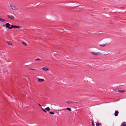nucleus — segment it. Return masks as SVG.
Wrapping results in <instances>:
<instances>
[{"mask_svg":"<svg viewBox=\"0 0 126 126\" xmlns=\"http://www.w3.org/2000/svg\"><path fill=\"white\" fill-rule=\"evenodd\" d=\"M119 112L118 111H115L114 114V115L115 116H118V114Z\"/></svg>","mask_w":126,"mask_h":126,"instance_id":"9","label":"nucleus"},{"mask_svg":"<svg viewBox=\"0 0 126 126\" xmlns=\"http://www.w3.org/2000/svg\"><path fill=\"white\" fill-rule=\"evenodd\" d=\"M121 126H126V122H123L121 125Z\"/></svg>","mask_w":126,"mask_h":126,"instance_id":"10","label":"nucleus"},{"mask_svg":"<svg viewBox=\"0 0 126 126\" xmlns=\"http://www.w3.org/2000/svg\"><path fill=\"white\" fill-rule=\"evenodd\" d=\"M35 61H41V59L39 58H37L35 60Z\"/></svg>","mask_w":126,"mask_h":126,"instance_id":"21","label":"nucleus"},{"mask_svg":"<svg viewBox=\"0 0 126 126\" xmlns=\"http://www.w3.org/2000/svg\"><path fill=\"white\" fill-rule=\"evenodd\" d=\"M81 6V5H80V6H77V7H79V6Z\"/></svg>","mask_w":126,"mask_h":126,"instance_id":"29","label":"nucleus"},{"mask_svg":"<svg viewBox=\"0 0 126 126\" xmlns=\"http://www.w3.org/2000/svg\"><path fill=\"white\" fill-rule=\"evenodd\" d=\"M7 16L8 18L11 19H13L14 18V16L12 15H7Z\"/></svg>","mask_w":126,"mask_h":126,"instance_id":"3","label":"nucleus"},{"mask_svg":"<svg viewBox=\"0 0 126 126\" xmlns=\"http://www.w3.org/2000/svg\"><path fill=\"white\" fill-rule=\"evenodd\" d=\"M107 43H101L99 45L100 46L104 47L106 46L107 45Z\"/></svg>","mask_w":126,"mask_h":126,"instance_id":"4","label":"nucleus"},{"mask_svg":"<svg viewBox=\"0 0 126 126\" xmlns=\"http://www.w3.org/2000/svg\"><path fill=\"white\" fill-rule=\"evenodd\" d=\"M79 8H80V7H79Z\"/></svg>","mask_w":126,"mask_h":126,"instance_id":"32","label":"nucleus"},{"mask_svg":"<svg viewBox=\"0 0 126 126\" xmlns=\"http://www.w3.org/2000/svg\"><path fill=\"white\" fill-rule=\"evenodd\" d=\"M91 53L93 55H99L101 54V53L99 52H91Z\"/></svg>","mask_w":126,"mask_h":126,"instance_id":"1","label":"nucleus"},{"mask_svg":"<svg viewBox=\"0 0 126 126\" xmlns=\"http://www.w3.org/2000/svg\"><path fill=\"white\" fill-rule=\"evenodd\" d=\"M41 108V109H42V110H44V109H43L42 107Z\"/></svg>","mask_w":126,"mask_h":126,"instance_id":"28","label":"nucleus"},{"mask_svg":"<svg viewBox=\"0 0 126 126\" xmlns=\"http://www.w3.org/2000/svg\"><path fill=\"white\" fill-rule=\"evenodd\" d=\"M66 109V110H69V111L71 110V109L69 108H67Z\"/></svg>","mask_w":126,"mask_h":126,"instance_id":"17","label":"nucleus"},{"mask_svg":"<svg viewBox=\"0 0 126 126\" xmlns=\"http://www.w3.org/2000/svg\"><path fill=\"white\" fill-rule=\"evenodd\" d=\"M45 109L48 111H49L50 110V108L49 107H47L46 108H45Z\"/></svg>","mask_w":126,"mask_h":126,"instance_id":"13","label":"nucleus"},{"mask_svg":"<svg viewBox=\"0 0 126 126\" xmlns=\"http://www.w3.org/2000/svg\"><path fill=\"white\" fill-rule=\"evenodd\" d=\"M101 125V124H99L98 123H97L96 124V126H99L100 125Z\"/></svg>","mask_w":126,"mask_h":126,"instance_id":"19","label":"nucleus"},{"mask_svg":"<svg viewBox=\"0 0 126 126\" xmlns=\"http://www.w3.org/2000/svg\"><path fill=\"white\" fill-rule=\"evenodd\" d=\"M44 80V79H40L39 78H38V81L39 82H41Z\"/></svg>","mask_w":126,"mask_h":126,"instance_id":"7","label":"nucleus"},{"mask_svg":"<svg viewBox=\"0 0 126 126\" xmlns=\"http://www.w3.org/2000/svg\"><path fill=\"white\" fill-rule=\"evenodd\" d=\"M2 26H4V27L5 26V25H2Z\"/></svg>","mask_w":126,"mask_h":126,"instance_id":"30","label":"nucleus"},{"mask_svg":"<svg viewBox=\"0 0 126 126\" xmlns=\"http://www.w3.org/2000/svg\"><path fill=\"white\" fill-rule=\"evenodd\" d=\"M66 102L69 104H71L72 103H73V102L72 101H67Z\"/></svg>","mask_w":126,"mask_h":126,"instance_id":"20","label":"nucleus"},{"mask_svg":"<svg viewBox=\"0 0 126 126\" xmlns=\"http://www.w3.org/2000/svg\"><path fill=\"white\" fill-rule=\"evenodd\" d=\"M75 103H77V102H75Z\"/></svg>","mask_w":126,"mask_h":126,"instance_id":"31","label":"nucleus"},{"mask_svg":"<svg viewBox=\"0 0 126 126\" xmlns=\"http://www.w3.org/2000/svg\"><path fill=\"white\" fill-rule=\"evenodd\" d=\"M43 111L44 112H47V111H46L45 110V109H44V110H43Z\"/></svg>","mask_w":126,"mask_h":126,"instance_id":"24","label":"nucleus"},{"mask_svg":"<svg viewBox=\"0 0 126 126\" xmlns=\"http://www.w3.org/2000/svg\"><path fill=\"white\" fill-rule=\"evenodd\" d=\"M42 69L45 71H48L49 70V69L47 67H43Z\"/></svg>","mask_w":126,"mask_h":126,"instance_id":"8","label":"nucleus"},{"mask_svg":"<svg viewBox=\"0 0 126 126\" xmlns=\"http://www.w3.org/2000/svg\"><path fill=\"white\" fill-rule=\"evenodd\" d=\"M118 92H121V93H124L125 92V91L124 90L121 91V90H119L118 91Z\"/></svg>","mask_w":126,"mask_h":126,"instance_id":"15","label":"nucleus"},{"mask_svg":"<svg viewBox=\"0 0 126 126\" xmlns=\"http://www.w3.org/2000/svg\"><path fill=\"white\" fill-rule=\"evenodd\" d=\"M11 27H10V28H11V29L13 28H20L19 26L16 25H11Z\"/></svg>","mask_w":126,"mask_h":126,"instance_id":"2","label":"nucleus"},{"mask_svg":"<svg viewBox=\"0 0 126 126\" xmlns=\"http://www.w3.org/2000/svg\"><path fill=\"white\" fill-rule=\"evenodd\" d=\"M0 21L1 22H5V20L2 18H0Z\"/></svg>","mask_w":126,"mask_h":126,"instance_id":"12","label":"nucleus"},{"mask_svg":"<svg viewBox=\"0 0 126 126\" xmlns=\"http://www.w3.org/2000/svg\"><path fill=\"white\" fill-rule=\"evenodd\" d=\"M60 30H61V32H63V31H64L63 29H61Z\"/></svg>","mask_w":126,"mask_h":126,"instance_id":"23","label":"nucleus"},{"mask_svg":"<svg viewBox=\"0 0 126 126\" xmlns=\"http://www.w3.org/2000/svg\"><path fill=\"white\" fill-rule=\"evenodd\" d=\"M5 25L6 26V27L7 28H8L9 29H11V28H10V24L8 23H7Z\"/></svg>","mask_w":126,"mask_h":126,"instance_id":"6","label":"nucleus"},{"mask_svg":"<svg viewBox=\"0 0 126 126\" xmlns=\"http://www.w3.org/2000/svg\"><path fill=\"white\" fill-rule=\"evenodd\" d=\"M41 108V109H42V110H44V109H43L42 107Z\"/></svg>","mask_w":126,"mask_h":126,"instance_id":"27","label":"nucleus"},{"mask_svg":"<svg viewBox=\"0 0 126 126\" xmlns=\"http://www.w3.org/2000/svg\"><path fill=\"white\" fill-rule=\"evenodd\" d=\"M91 123L92 124V126H94V122H92Z\"/></svg>","mask_w":126,"mask_h":126,"instance_id":"22","label":"nucleus"},{"mask_svg":"<svg viewBox=\"0 0 126 126\" xmlns=\"http://www.w3.org/2000/svg\"><path fill=\"white\" fill-rule=\"evenodd\" d=\"M10 6L11 7V9L13 10H17L19 9L18 8H15L14 6H12L11 5H10Z\"/></svg>","mask_w":126,"mask_h":126,"instance_id":"5","label":"nucleus"},{"mask_svg":"<svg viewBox=\"0 0 126 126\" xmlns=\"http://www.w3.org/2000/svg\"><path fill=\"white\" fill-rule=\"evenodd\" d=\"M105 54L106 55H107L109 54V53L108 51H106L105 52Z\"/></svg>","mask_w":126,"mask_h":126,"instance_id":"16","label":"nucleus"},{"mask_svg":"<svg viewBox=\"0 0 126 126\" xmlns=\"http://www.w3.org/2000/svg\"><path fill=\"white\" fill-rule=\"evenodd\" d=\"M22 43L23 44V45H24L25 46H27V43L25 42H24V41L22 42Z\"/></svg>","mask_w":126,"mask_h":126,"instance_id":"14","label":"nucleus"},{"mask_svg":"<svg viewBox=\"0 0 126 126\" xmlns=\"http://www.w3.org/2000/svg\"><path fill=\"white\" fill-rule=\"evenodd\" d=\"M38 105L41 107V106L39 104H38Z\"/></svg>","mask_w":126,"mask_h":126,"instance_id":"26","label":"nucleus"},{"mask_svg":"<svg viewBox=\"0 0 126 126\" xmlns=\"http://www.w3.org/2000/svg\"><path fill=\"white\" fill-rule=\"evenodd\" d=\"M29 70H35V69H33V68H31V69H29Z\"/></svg>","mask_w":126,"mask_h":126,"instance_id":"25","label":"nucleus"},{"mask_svg":"<svg viewBox=\"0 0 126 126\" xmlns=\"http://www.w3.org/2000/svg\"><path fill=\"white\" fill-rule=\"evenodd\" d=\"M7 42L8 43L9 45L12 46V42L10 41H7Z\"/></svg>","mask_w":126,"mask_h":126,"instance_id":"11","label":"nucleus"},{"mask_svg":"<svg viewBox=\"0 0 126 126\" xmlns=\"http://www.w3.org/2000/svg\"><path fill=\"white\" fill-rule=\"evenodd\" d=\"M49 113L51 114H52V115H53V114H54V112H49Z\"/></svg>","mask_w":126,"mask_h":126,"instance_id":"18","label":"nucleus"}]
</instances>
